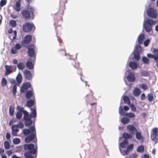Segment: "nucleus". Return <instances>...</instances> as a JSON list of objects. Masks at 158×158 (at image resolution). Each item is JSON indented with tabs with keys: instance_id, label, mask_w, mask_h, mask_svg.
<instances>
[{
	"instance_id": "1",
	"label": "nucleus",
	"mask_w": 158,
	"mask_h": 158,
	"mask_svg": "<svg viewBox=\"0 0 158 158\" xmlns=\"http://www.w3.org/2000/svg\"><path fill=\"white\" fill-rule=\"evenodd\" d=\"M23 134L25 136H27L25 138V142L28 143L33 141L36 137V132L35 127L33 126H31L29 129H24L23 130Z\"/></svg>"
},
{
	"instance_id": "2",
	"label": "nucleus",
	"mask_w": 158,
	"mask_h": 158,
	"mask_svg": "<svg viewBox=\"0 0 158 158\" xmlns=\"http://www.w3.org/2000/svg\"><path fill=\"white\" fill-rule=\"evenodd\" d=\"M156 23V22L151 19H144L143 24V28L147 32H150L152 30V27Z\"/></svg>"
},
{
	"instance_id": "3",
	"label": "nucleus",
	"mask_w": 158,
	"mask_h": 158,
	"mask_svg": "<svg viewBox=\"0 0 158 158\" xmlns=\"http://www.w3.org/2000/svg\"><path fill=\"white\" fill-rule=\"evenodd\" d=\"M33 27L35 29V26L33 23H27L23 25V29L24 32H29L32 31Z\"/></svg>"
},
{
	"instance_id": "4",
	"label": "nucleus",
	"mask_w": 158,
	"mask_h": 158,
	"mask_svg": "<svg viewBox=\"0 0 158 158\" xmlns=\"http://www.w3.org/2000/svg\"><path fill=\"white\" fill-rule=\"evenodd\" d=\"M122 101L121 100L120 105L121 104ZM119 114L122 116L125 115V116L133 118L135 117V114L132 113H125L124 111H123L122 107L121 105H120L119 108Z\"/></svg>"
},
{
	"instance_id": "5",
	"label": "nucleus",
	"mask_w": 158,
	"mask_h": 158,
	"mask_svg": "<svg viewBox=\"0 0 158 158\" xmlns=\"http://www.w3.org/2000/svg\"><path fill=\"white\" fill-rule=\"evenodd\" d=\"M147 13L149 17L155 18L157 16L156 11L152 7L148 8L147 10Z\"/></svg>"
},
{
	"instance_id": "6",
	"label": "nucleus",
	"mask_w": 158,
	"mask_h": 158,
	"mask_svg": "<svg viewBox=\"0 0 158 158\" xmlns=\"http://www.w3.org/2000/svg\"><path fill=\"white\" fill-rule=\"evenodd\" d=\"M35 145L33 143L29 144H25L24 145V148L25 151L29 150L28 152L35 151V152L33 154H36L37 152V148H35Z\"/></svg>"
},
{
	"instance_id": "7",
	"label": "nucleus",
	"mask_w": 158,
	"mask_h": 158,
	"mask_svg": "<svg viewBox=\"0 0 158 158\" xmlns=\"http://www.w3.org/2000/svg\"><path fill=\"white\" fill-rule=\"evenodd\" d=\"M34 45L30 44L27 47L28 55L31 57H34V59L35 60L36 55L35 54V51L34 49L35 48Z\"/></svg>"
},
{
	"instance_id": "8",
	"label": "nucleus",
	"mask_w": 158,
	"mask_h": 158,
	"mask_svg": "<svg viewBox=\"0 0 158 158\" xmlns=\"http://www.w3.org/2000/svg\"><path fill=\"white\" fill-rule=\"evenodd\" d=\"M32 36L31 35H27L26 36L23 40L21 41L22 45L26 47L25 44L29 43L32 40Z\"/></svg>"
},
{
	"instance_id": "9",
	"label": "nucleus",
	"mask_w": 158,
	"mask_h": 158,
	"mask_svg": "<svg viewBox=\"0 0 158 158\" xmlns=\"http://www.w3.org/2000/svg\"><path fill=\"white\" fill-rule=\"evenodd\" d=\"M31 83L29 82L23 83L20 88L21 92L23 93H25L26 91L31 87Z\"/></svg>"
},
{
	"instance_id": "10",
	"label": "nucleus",
	"mask_w": 158,
	"mask_h": 158,
	"mask_svg": "<svg viewBox=\"0 0 158 158\" xmlns=\"http://www.w3.org/2000/svg\"><path fill=\"white\" fill-rule=\"evenodd\" d=\"M25 78L27 80H30L32 78V75L31 72L27 70H25L23 72Z\"/></svg>"
},
{
	"instance_id": "11",
	"label": "nucleus",
	"mask_w": 158,
	"mask_h": 158,
	"mask_svg": "<svg viewBox=\"0 0 158 158\" xmlns=\"http://www.w3.org/2000/svg\"><path fill=\"white\" fill-rule=\"evenodd\" d=\"M21 14L25 19H29L31 18V14L27 10H24L21 11Z\"/></svg>"
},
{
	"instance_id": "12",
	"label": "nucleus",
	"mask_w": 158,
	"mask_h": 158,
	"mask_svg": "<svg viewBox=\"0 0 158 158\" xmlns=\"http://www.w3.org/2000/svg\"><path fill=\"white\" fill-rule=\"evenodd\" d=\"M6 69L5 75L7 76L10 74L13 71V68L11 66L6 65L5 66Z\"/></svg>"
},
{
	"instance_id": "13",
	"label": "nucleus",
	"mask_w": 158,
	"mask_h": 158,
	"mask_svg": "<svg viewBox=\"0 0 158 158\" xmlns=\"http://www.w3.org/2000/svg\"><path fill=\"white\" fill-rule=\"evenodd\" d=\"M127 128L129 130L130 133L133 135H134L135 132L137 131L136 127L133 125H128Z\"/></svg>"
},
{
	"instance_id": "14",
	"label": "nucleus",
	"mask_w": 158,
	"mask_h": 158,
	"mask_svg": "<svg viewBox=\"0 0 158 158\" xmlns=\"http://www.w3.org/2000/svg\"><path fill=\"white\" fill-rule=\"evenodd\" d=\"M129 66L133 70L137 69L139 66V64L134 61H131L128 64Z\"/></svg>"
},
{
	"instance_id": "15",
	"label": "nucleus",
	"mask_w": 158,
	"mask_h": 158,
	"mask_svg": "<svg viewBox=\"0 0 158 158\" xmlns=\"http://www.w3.org/2000/svg\"><path fill=\"white\" fill-rule=\"evenodd\" d=\"M127 79L130 82H133L135 81V78L134 74L132 73H130L127 76Z\"/></svg>"
},
{
	"instance_id": "16",
	"label": "nucleus",
	"mask_w": 158,
	"mask_h": 158,
	"mask_svg": "<svg viewBox=\"0 0 158 158\" xmlns=\"http://www.w3.org/2000/svg\"><path fill=\"white\" fill-rule=\"evenodd\" d=\"M34 94L33 88L31 87V90H27L25 94V97L28 99H29L31 98Z\"/></svg>"
},
{
	"instance_id": "17",
	"label": "nucleus",
	"mask_w": 158,
	"mask_h": 158,
	"mask_svg": "<svg viewBox=\"0 0 158 158\" xmlns=\"http://www.w3.org/2000/svg\"><path fill=\"white\" fill-rule=\"evenodd\" d=\"M129 144L128 141L127 139H124L119 144V148L121 147L122 148H125Z\"/></svg>"
},
{
	"instance_id": "18",
	"label": "nucleus",
	"mask_w": 158,
	"mask_h": 158,
	"mask_svg": "<svg viewBox=\"0 0 158 158\" xmlns=\"http://www.w3.org/2000/svg\"><path fill=\"white\" fill-rule=\"evenodd\" d=\"M35 151L27 152L24 153V156L26 158H34V157L31 155L34 154L35 152Z\"/></svg>"
},
{
	"instance_id": "19",
	"label": "nucleus",
	"mask_w": 158,
	"mask_h": 158,
	"mask_svg": "<svg viewBox=\"0 0 158 158\" xmlns=\"http://www.w3.org/2000/svg\"><path fill=\"white\" fill-rule=\"evenodd\" d=\"M31 59H29V60L27 61L26 63V65L27 68L29 69H32L34 68V65L31 61Z\"/></svg>"
},
{
	"instance_id": "20",
	"label": "nucleus",
	"mask_w": 158,
	"mask_h": 158,
	"mask_svg": "<svg viewBox=\"0 0 158 158\" xmlns=\"http://www.w3.org/2000/svg\"><path fill=\"white\" fill-rule=\"evenodd\" d=\"M145 39V35L144 34H141L138 38V41L139 44L143 43L144 40Z\"/></svg>"
},
{
	"instance_id": "21",
	"label": "nucleus",
	"mask_w": 158,
	"mask_h": 158,
	"mask_svg": "<svg viewBox=\"0 0 158 158\" xmlns=\"http://www.w3.org/2000/svg\"><path fill=\"white\" fill-rule=\"evenodd\" d=\"M133 135L130 133H128L124 132L123 134V137L124 138V139H131Z\"/></svg>"
},
{
	"instance_id": "22",
	"label": "nucleus",
	"mask_w": 158,
	"mask_h": 158,
	"mask_svg": "<svg viewBox=\"0 0 158 158\" xmlns=\"http://www.w3.org/2000/svg\"><path fill=\"white\" fill-rule=\"evenodd\" d=\"M141 93V91L140 89L138 87L134 88L133 90V94L135 97L139 96Z\"/></svg>"
},
{
	"instance_id": "23",
	"label": "nucleus",
	"mask_w": 158,
	"mask_h": 158,
	"mask_svg": "<svg viewBox=\"0 0 158 158\" xmlns=\"http://www.w3.org/2000/svg\"><path fill=\"white\" fill-rule=\"evenodd\" d=\"M11 129L12 135L14 136H17V133L19 132V129L15 127H13L12 126L11 127Z\"/></svg>"
},
{
	"instance_id": "24",
	"label": "nucleus",
	"mask_w": 158,
	"mask_h": 158,
	"mask_svg": "<svg viewBox=\"0 0 158 158\" xmlns=\"http://www.w3.org/2000/svg\"><path fill=\"white\" fill-rule=\"evenodd\" d=\"M133 53L134 54V58L135 60L138 61L140 58V53L137 52L133 51Z\"/></svg>"
},
{
	"instance_id": "25",
	"label": "nucleus",
	"mask_w": 158,
	"mask_h": 158,
	"mask_svg": "<svg viewBox=\"0 0 158 158\" xmlns=\"http://www.w3.org/2000/svg\"><path fill=\"white\" fill-rule=\"evenodd\" d=\"M30 110L31 112L30 115L31 116V118H35L36 117V110L35 108H31Z\"/></svg>"
},
{
	"instance_id": "26",
	"label": "nucleus",
	"mask_w": 158,
	"mask_h": 158,
	"mask_svg": "<svg viewBox=\"0 0 158 158\" xmlns=\"http://www.w3.org/2000/svg\"><path fill=\"white\" fill-rule=\"evenodd\" d=\"M23 114V119L24 120L31 118V116L29 114L28 112L27 111H25V112Z\"/></svg>"
},
{
	"instance_id": "27",
	"label": "nucleus",
	"mask_w": 158,
	"mask_h": 158,
	"mask_svg": "<svg viewBox=\"0 0 158 158\" xmlns=\"http://www.w3.org/2000/svg\"><path fill=\"white\" fill-rule=\"evenodd\" d=\"M35 104V101L32 99H30L27 101L26 106L28 107H31L33 106Z\"/></svg>"
},
{
	"instance_id": "28",
	"label": "nucleus",
	"mask_w": 158,
	"mask_h": 158,
	"mask_svg": "<svg viewBox=\"0 0 158 158\" xmlns=\"http://www.w3.org/2000/svg\"><path fill=\"white\" fill-rule=\"evenodd\" d=\"M24 121V124L25 126L26 127H28L31 126L33 123V121L31 120V118H30L28 119V120H26Z\"/></svg>"
},
{
	"instance_id": "29",
	"label": "nucleus",
	"mask_w": 158,
	"mask_h": 158,
	"mask_svg": "<svg viewBox=\"0 0 158 158\" xmlns=\"http://www.w3.org/2000/svg\"><path fill=\"white\" fill-rule=\"evenodd\" d=\"M17 67L19 70H22L25 69V65L23 63L20 62L17 64Z\"/></svg>"
},
{
	"instance_id": "30",
	"label": "nucleus",
	"mask_w": 158,
	"mask_h": 158,
	"mask_svg": "<svg viewBox=\"0 0 158 158\" xmlns=\"http://www.w3.org/2000/svg\"><path fill=\"white\" fill-rule=\"evenodd\" d=\"M130 121L129 118L127 117H123L121 120V123L123 124H126L128 123Z\"/></svg>"
},
{
	"instance_id": "31",
	"label": "nucleus",
	"mask_w": 158,
	"mask_h": 158,
	"mask_svg": "<svg viewBox=\"0 0 158 158\" xmlns=\"http://www.w3.org/2000/svg\"><path fill=\"white\" fill-rule=\"evenodd\" d=\"M23 79L22 76L21 74L19 73L16 77V80L18 84H20L22 81Z\"/></svg>"
},
{
	"instance_id": "32",
	"label": "nucleus",
	"mask_w": 158,
	"mask_h": 158,
	"mask_svg": "<svg viewBox=\"0 0 158 158\" xmlns=\"http://www.w3.org/2000/svg\"><path fill=\"white\" fill-rule=\"evenodd\" d=\"M21 1H17L16 3L15 6V9L16 11H20L21 10L20 6H21Z\"/></svg>"
},
{
	"instance_id": "33",
	"label": "nucleus",
	"mask_w": 158,
	"mask_h": 158,
	"mask_svg": "<svg viewBox=\"0 0 158 158\" xmlns=\"http://www.w3.org/2000/svg\"><path fill=\"white\" fill-rule=\"evenodd\" d=\"M123 100L125 103L128 105L130 104V100L129 98L127 95H125L123 97Z\"/></svg>"
},
{
	"instance_id": "34",
	"label": "nucleus",
	"mask_w": 158,
	"mask_h": 158,
	"mask_svg": "<svg viewBox=\"0 0 158 158\" xmlns=\"http://www.w3.org/2000/svg\"><path fill=\"white\" fill-rule=\"evenodd\" d=\"M15 109L14 106L10 105L9 108V114L10 115L12 116L13 115L14 113Z\"/></svg>"
},
{
	"instance_id": "35",
	"label": "nucleus",
	"mask_w": 158,
	"mask_h": 158,
	"mask_svg": "<svg viewBox=\"0 0 158 158\" xmlns=\"http://www.w3.org/2000/svg\"><path fill=\"white\" fill-rule=\"evenodd\" d=\"M142 60L143 63L145 64H148L149 63V60L148 57L145 56H143L142 57Z\"/></svg>"
},
{
	"instance_id": "36",
	"label": "nucleus",
	"mask_w": 158,
	"mask_h": 158,
	"mask_svg": "<svg viewBox=\"0 0 158 158\" xmlns=\"http://www.w3.org/2000/svg\"><path fill=\"white\" fill-rule=\"evenodd\" d=\"M135 50H134V51L135 52H137L140 53L142 52V49L141 46L139 45H137L135 48Z\"/></svg>"
},
{
	"instance_id": "37",
	"label": "nucleus",
	"mask_w": 158,
	"mask_h": 158,
	"mask_svg": "<svg viewBox=\"0 0 158 158\" xmlns=\"http://www.w3.org/2000/svg\"><path fill=\"white\" fill-rule=\"evenodd\" d=\"M135 137L139 140H140L142 138L141 133L137 131H136L135 133Z\"/></svg>"
},
{
	"instance_id": "38",
	"label": "nucleus",
	"mask_w": 158,
	"mask_h": 158,
	"mask_svg": "<svg viewBox=\"0 0 158 158\" xmlns=\"http://www.w3.org/2000/svg\"><path fill=\"white\" fill-rule=\"evenodd\" d=\"M12 127H17L18 128H19L20 129H21L24 127V124L22 122H20L17 124L12 125Z\"/></svg>"
},
{
	"instance_id": "39",
	"label": "nucleus",
	"mask_w": 158,
	"mask_h": 158,
	"mask_svg": "<svg viewBox=\"0 0 158 158\" xmlns=\"http://www.w3.org/2000/svg\"><path fill=\"white\" fill-rule=\"evenodd\" d=\"M17 84H15L14 85L13 87L12 93L13 95L14 96H15L16 95L17 89Z\"/></svg>"
},
{
	"instance_id": "40",
	"label": "nucleus",
	"mask_w": 158,
	"mask_h": 158,
	"mask_svg": "<svg viewBox=\"0 0 158 158\" xmlns=\"http://www.w3.org/2000/svg\"><path fill=\"white\" fill-rule=\"evenodd\" d=\"M137 151L139 152H142L144 151V146L142 145H140L139 146L137 149Z\"/></svg>"
},
{
	"instance_id": "41",
	"label": "nucleus",
	"mask_w": 158,
	"mask_h": 158,
	"mask_svg": "<svg viewBox=\"0 0 158 158\" xmlns=\"http://www.w3.org/2000/svg\"><path fill=\"white\" fill-rule=\"evenodd\" d=\"M152 140L154 141H156L158 139V135L152 134L151 135Z\"/></svg>"
},
{
	"instance_id": "42",
	"label": "nucleus",
	"mask_w": 158,
	"mask_h": 158,
	"mask_svg": "<svg viewBox=\"0 0 158 158\" xmlns=\"http://www.w3.org/2000/svg\"><path fill=\"white\" fill-rule=\"evenodd\" d=\"M141 74L142 76L145 77L148 76L149 75L148 72L144 70H143L141 72Z\"/></svg>"
},
{
	"instance_id": "43",
	"label": "nucleus",
	"mask_w": 158,
	"mask_h": 158,
	"mask_svg": "<svg viewBox=\"0 0 158 158\" xmlns=\"http://www.w3.org/2000/svg\"><path fill=\"white\" fill-rule=\"evenodd\" d=\"M17 109L18 110V112H22L23 113L26 111V110H25L24 108L23 107H21L19 106H17Z\"/></svg>"
},
{
	"instance_id": "44",
	"label": "nucleus",
	"mask_w": 158,
	"mask_h": 158,
	"mask_svg": "<svg viewBox=\"0 0 158 158\" xmlns=\"http://www.w3.org/2000/svg\"><path fill=\"white\" fill-rule=\"evenodd\" d=\"M23 114L22 112L17 111L16 114V118L18 119H20L22 116Z\"/></svg>"
},
{
	"instance_id": "45",
	"label": "nucleus",
	"mask_w": 158,
	"mask_h": 158,
	"mask_svg": "<svg viewBox=\"0 0 158 158\" xmlns=\"http://www.w3.org/2000/svg\"><path fill=\"white\" fill-rule=\"evenodd\" d=\"M21 142L20 140L18 138H15L13 140V142L15 144H18Z\"/></svg>"
},
{
	"instance_id": "46",
	"label": "nucleus",
	"mask_w": 158,
	"mask_h": 158,
	"mask_svg": "<svg viewBox=\"0 0 158 158\" xmlns=\"http://www.w3.org/2000/svg\"><path fill=\"white\" fill-rule=\"evenodd\" d=\"M7 81L6 79L3 77L2 78L1 81V85L2 86H5L7 85Z\"/></svg>"
},
{
	"instance_id": "47",
	"label": "nucleus",
	"mask_w": 158,
	"mask_h": 158,
	"mask_svg": "<svg viewBox=\"0 0 158 158\" xmlns=\"http://www.w3.org/2000/svg\"><path fill=\"white\" fill-rule=\"evenodd\" d=\"M139 87L145 90L147 89L148 86L146 84H140L139 85Z\"/></svg>"
},
{
	"instance_id": "48",
	"label": "nucleus",
	"mask_w": 158,
	"mask_h": 158,
	"mask_svg": "<svg viewBox=\"0 0 158 158\" xmlns=\"http://www.w3.org/2000/svg\"><path fill=\"white\" fill-rule=\"evenodd\" d=\"M4 148L5 149H8L10 148V145L7 141H5L4 143Z\"/></svg>"
},
{
	"instance_id": "49",
	"label": "nucleus",
	"mask_w": 158,
	"mask_h": 158,
	"mask_svg": "<svg viewBox=\"0 0 158 158\" xmlns=\"http://www.w3.org/2000/svg\"><path fill=\"white\" fill-rule=\"evenodd\" d=\"M9 23L10 25L13 27H15L17 24L16 21L14 20H12L10 21Z\"/></svg>"
},
{
	"instance_id": "50",
	"label": "nucleus",
	"mask_w": 158,
	"mask_h": 158,
	"mask_svg": "<svg viewBox=\"0 0 158 158\" xmlns=\"http://www.w3.org/2000/svg\"><path fill=\"white\" fill-rule=\"evenodd\" d=\"M119 151L121 152V153L122 154L123 156H125L126 155H127L129 154V152L127 150V149L126 150H124L123 151V152H122V151L120 148H119Z\"/></svg>"
},
{
	"instance_id": "51",
	"label": "nucleus",
	"mask_w": 158,
	"mask_h": 158,
	"mask_svg": "<svg viewBox=\"0 0 158 158\" xmlns=\"http://www.w3.org/2000/svg\"><path fill=\"white\" fill-rule=\"evenodd\" d=\"M28 9L30 10V11L32 15V19H33L34 18V12L35 11V9L32 7L31 6H30L28 8Z\"/></svg>"
},
{
	"instance_id": "52",
	"label": "nucleus",
	"mask_w": 158,
	"mask_h": 158,
	"mask_svg": "<svg viewBox=\"0 0 158 158\" xmlns=\"http://www.w3.org/2000/svg\"><path fill=\"white\" fill-rule=\"evenodd\" d=\"M134 148V145L133 144H131L129 146H127V150L130 152V151H132Z\"/></svg>"
},
{
	"instance_id": "53",
	"label": "nucleus",
	"mask_w": 158,
	"mask_h": 158,
	"mask_svg": "<svg viewBox=\"0 0 158 158\" xmlns=\"http://www.w3.org/2000/svg\"><path fill=\"white\" fill-rule=\"evenodd\" d=\"M148 100L150 102H151L153 100V97L152 94L150 93L148 94Z\"/></svg>"
},
{
	"instance_id": "54",
	"label": "nucleus",
	"mask_w": 158,
	"mask_h": 158,
	"mask_svg": "<svg viewBox=\"0 0 158 158\" xmlns=\"http://www.w3.org/2000/svg\"><path fill=\"white\" fill-rule=\"evenodd\" d=\"M131 107V110L133 111H135L136 108L135 106L133 104H130L129 105Z\"/></svg>"
},
{
	"instance_id": "55",
	"label": "nucleus",
	"mask_w": 158,
	"mask_h": 158,
	"mask_svg": "<svg viewBox=\"0 0 158 158\" xmlns=\"http://www.w3.org/2000/svg\"><path fill=\"white\" fill-rule=\"evenodd\" d=\"M150 41L149 39H147L144 42L143 44L145 47H147L148 45L149 44Z\"/></svg>"
},
{
	"instance_id": "56",
	"label": "nucleus",
	"mask_w": 158,
	"mask_h": 158,
	"mask_svg": "<svg viewBox=\"0 0 158 158\" xmlns=\"http://www.w3.org/2000/svg\"><path fill=\"white\" fill-rule=\"evenodd\" d=\"M15 49L19 50L21 48V46L20 44L17 43L15 45Z\"/></svg>"
},
{
	"instance_id": "57",
	"label": "nucleus",
	"mask_w": 158,
	"mask_h": 158,
	"mask_svg": "<svg viewBox=\"0 0 158 158\" xmlns=\"http://www.w3.org/2000/svg\"><path fill=\"white\" fill-rule=\"evenodd\" d=\"M158 129L155 128L152 129V134L158 135Z\"/></svg>"
},
{
	"instance_id": "58",
	"label": "nucleus",
	"mask_w": 158,
	"mask_h": 158,
	"mask_svg": "<svg viewBox=\"0 0 158 158\" xmlns=\"http://www.w3.org/2000/svg\"><path fill=\"white\" fill-rule=\"evenodd\" d=\"M6 3V0H1L0 4L1 6H3L5 5Z\"/></svg>"
},
{
	"instance_id": "59",
	"label": "nucleus",
	"mask_w": 158,
	"mask_h": 158,
	"mask_svg": "<svg viewBox=\"0 0 158 158\" xmlns=\"http://www.w3.org/2000/svg\"><path fill=\"white\" fill-rule=\"evenodd\" d=\"M155 55L151 53H148L147 54V57L149 58L153 59Z\"/></svg>"
},
{
	"instance_id": "60",
	"label": "nucleus",
	"mask_w": 158,
	"mask_h": 158,
	"mask_svg": "<svg viewBox=\"0 0 158 158\" xmlns=\"http://www.w3.org/2000/svg\"><path fill=\"white\" fill-rule=\"evenodd\" d=\"M9 81L12 84H16V83L15 80L12 78H10L9 80Z\"/></svg>"
},
{
	"instance_id": "61",
	"label": "nucleus",
	"mask_w": 158,
	"mask_h": 158,
	"mask_svg": "<svg viewBox=\"0 0 158 158\" xmlns=\"http://www.w3.org/2000/svg\"><path fill=\"white\" fill-rule=\"evenodd\" d=\"M17 50L15 49V48H12L11 50V53L13 54H15L16 53L17 51Z\"/></svg>"
},
{
	"instance_id": "62",
	"label": "nucleus",
	"mask_w": 158,
	"mask_h": 158,
	"mask_svg": "<svg viewBox=\"0 0 158 158\" xmlns=\"http://www.w3.org/2000/svg\"><path fill=\"white\" fill-rule=\"evenodd\" d=\"M153 52L154 55L158 56V49L156 48H154L153 51Z\"/></svg>"
},
{
	"instance_id": "63",
	"label": "nucleus",
	"mask_w": 158,
	"mask_h": 158,
	"mask_svg": "<svg viewBox=\"0 0 158 158\" xmlns=\"http://www.w3.org/2000/svg\"><path fill=\"white\" fill-rule=\"evenodd\" d=\"M123 111H127L129 109V107L127 106H125L123 108H122Z\"/></svg>"
},
{
	"instance_id": "64",
	"label": "nucleus",
	"mask_w": 158,
	"mask_h": 158,
	"mask_svg": "<svg viewBox=\"0 0 158 158\" xmlns=\"http://www.w3.org/2000/svg\"><path fill=\"white\" fill-rule=\"evenodd\" d=\"M153 59L155 62H158V56L155 55Z\"/></svg>"
}]
</instances>
